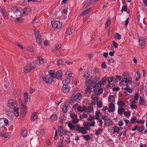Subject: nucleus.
Instances as JSON below:
<instances>
[{
    "label": "nucleus",
    "instance_id": "obj_49",
    "mask_svg": "<svg viewBox=\"0 0 147 147\" xmlns=\"http://www.w3.org/2000/svg\"><path fill=\"white\" fill-rule=\"evenodd\" d=\"M60 121L61 123H63L65 122V116L64 115H61L60 117Z\"/></svg>",
    "mask_w": 147,
    "mask_h": 147
},
{
    "label": "nucleus",
    "instance_id": "obj_43",
    "mask_svg": "<svg viewBox=\"0 0 147 147\" xmlns=\"http://www.w3.org/2000/svg\"><path fill=\"white\" fill-rule=\"evenodd\" d=\"M82 137H83L84 140L86 141H88L90 138V136L89 134H87L86 135H82Z\"/></svg>",
    "mask_w": 147,
    "mask_h": 147
},
{
    "label": "nucleus",
    "instance_id": "obj_30",
    "mask_svg": "<svg viewBox=\"0 0 147 147\" xmlns=\"http://www.w3.org/2000/svg\"><path fill=\"white\" fill-rule=\"evenodd\" d=\"M139 104L140 106L144 105L146 104V101L144 100L143 98L141 96L140 97Z\"/></svg>",
    "mask_w": 147,
    "mask_h": 147
},
{
    "label": "nucleus",
    "instance_id": "obj_26",
    "mask_svg": "<svg viewBox=\"0 0 147 147\" xmlns=\"http://www.w3.org/2000/svg\"><path fill=\"white\" fill-rule=\"evenodd\" d=\"M108 100L110 103H113L115 101V96L110 94L108 98Z\"/></svg>",
    "mask_w": 147,
    "mask_h": 147
},
{
    "label": "nucleus",
    "instance_id": "obj_56",
    "mask_svg": "<svg viewBox=\"0 0 147 147\" xmlns=\"http://www.w3.org/2000/svg\"><path fill=\"white\" fill-rule=\"evenodd\" d=\"M137 119V118L136 117H133L131 118L130 119L131 123L132 124L134 123V122L136 121Z\"/></svg>",
    "mask_w": 147,
    "mask_h": 147
},
{
    "label": "nucleus",
    "instance_id": "obj_25",
    "mask_svg": "<svg viewBox=\"0 0 147 147\" xmlns=\"http://www.w3.org/2000/svg\"><path fill=\"white\" fill-rule=\"evenodd\" d=\"M104 121V124L106 126H110L113 123L112 121L108 118L105 119Z\"/></svg>",
    "mask_w": 147,
    "mask_h": 147
},
{
    "label": "nucleus",
    "instance_id": "obj_55",
    "mask_svg": "<svg viewBox=\"0 0 147 147\" xmlns=\"http://www.w3.org/2000/svg\"><path fill=\"white\" fill-rule=\"evenodd\" d=\"M136 122L137 123H144L145 122V121L143 119H138L136 120Z\"/></svg>",
    "mask_w": 147,
    "mask_h": 147
},
{
    "label": "nucleus",
    "instance_id": "obj_51",
    "mask_svg": "<svg viewBox=\"0 0 147 147\" xmlns=\"http://www.w3.org/2000/svg\"><path fill=\"white\" fill-rule=\"evenodd\" d=\"M114 38L115 39L119 40L121 38V35L118 33H117L114 36Z\"/></svg>",
    "mask_w": 147,
    "mask_h": 147
},
{
    "label": "nucleus",
    "instance_id": "obj_44",
    "mask_svg": "<svg viewBox=\"0 0 147 147\" xmlns=\"http://www.w3.org/2000/svg\"><path fill=\"white\" fill-rule=\"evenodd\" d=\"M71 80L69 78H67L64 81H63V85H67L70 83Z\"/></svg>",
    "mask_w": 147,
    "mask_h": 147
},
{
    "label": "nucleus",
    "instance_id": "obj_38",
    "mask_svg": "<svg viewBox=\"0 0 147 147\" xmlns=\"http://www.w3.org/2000/svg\"><path fill=\"white\" fill-rule=\"evenodd\" d=\"M13 110V114L16 116H18L19 115V113L18 111L19 110L17 108L13 109H12Z\"/></svg>",
    "mask_w": 147,
    "mask_h": 147
},
{
    "label": "nucleus",
    "instance_id": "obj_11",
    "mask_svg": "<svg viewBox=\"0 0 147 147\" xmlns=\"http://www.w3.org/2000/svg\"><path fill=\"white\" fill-rule=\"evenodd\" d=\"M76 129V131L80 133H81L82 134H85L87 133V131L84 127H80L79 125H78Z\"/></svg>",
    "mask_w": 147,
    "mask_h": 147
},
{
    "label": "nucleus",
    "instance_id": "obj_37",
    "mask_svg": "<svg viewBox=\"0 0 147 147\" xmlns=\"http://www.w3.org/2000/svg\"><path fill=\"white\" fill-rule=\"evenodd\" d=\"M69 105H65L63 106L62 108V111L64 113H66L69 110Z\"/></svg>",
    "mask_w": 147,
    "mask_h": 147
},
{
    "label": "nucleus",
    "instance_id": "obj_60",
    "mask_svg": "<svg viewBox=\"0 0 147 147\" xmlns=\"http://www.w3.org/2000/svg\"><path fill=\"white\" fill-rule=\"evenodd\" d=\"M124 115L127 117H129L130 115V113L129 111H125L124 113Z\"/></svg>",
    "mask_w": 147,
    "mask_h": 147
},
{
    "label": "nucleus",
    "instance_id": "obj_31",
    "mask_svg": "<svg viewBox=\"0 0 147 147\" xmlns=\"http://www.w3.org/2000/svg\"><path fill=\"white\" fill-rule=\"evenodd\" d=\"M101 85L99 82L97 83L94 87L93 91L96 92L98 90V89L100 88Z\"/></svg>",
    "mask_w": 147,
    "mask_h": 147
},
{
    "label": "nucleus",
    "instance_id": "obj_33",
    "mask_svg": "<svg viewBox=\"0 0 147 147\" xmlns=\"http://www.w3.org/2000/svg\"><path fill=\"white\" fill-rule=\"evenodd\" d=\"M58 130L59 136H62L63 135V127L61 126H59L58 128Z\"/></svg>",
    "mask_w": 147,
    "mask_h": 147
},
{
    "label": "nucleus",
    "instance_id": "obj_41",
    "mask_svg": "<svg viewBox=\"0 0 147 147\" xmlns=\"http://www.w3.org/2000/svg\"><path fill=\"white\" fill-rule=\"evenodd\" d=\"M96 104L97 107L99 108H101L102 107V102L100 100L98 101Z\"/></svg>",
    "mask_w": 147,
    "mask_h": 147
},
{
    "label": "nucleus",
    "instance_id": "obj_28",
    "mask_svg": "<svg viewBox=\"0 0 147 147\" xmlns=\"http://www.w3.org/2000/svg\"><path fill=\"white\" fill-rule=\"evenodd\" d=\"M28 132L26 129L24 127L22 129L21 135L23 137H26L27 135Z\"/></svg>",
    "mask_w": 147,
    "mask_h": 147
},
{
    "label": "nucleus",
    "instance_id": "obj_17",
    "mask_svg": "<svg viewBox=\"0 0 147 147\" xmlns=\"http://www.w3.org/2000/svg\"><path fill=\"white\" fill-rule=\"evenodd\" d=\"M45 62V59L41 57H38L37 60L35 61V63L36 65H39L43 64Z\"/></svg>",
    "mask_w": 147,
    "mask_h": 147
},
{
    "label": "nucleus",
    "instance_id": "obj_21",
    "mask_svg": "<svg viewBox=\"0 0 147 147\" xmlns=\"http://www.w3.org/2000/svg\"><path fill=\"white\" fill-rule=\"evenodd\" d=\"M85 112L88 113H92L93 111V105H90L87 107L85 106Z\"/></svg>",
    "mask_w": 147,
    "mask_h": 147
},
{
    "label": "nucleus",
    "instance_id": "obj_40",
    "mask_svg": "<svg viewBox=\"0 0 147 147\" xmlns=\"http://www.w3.org/2000/svg\"><path fill=\"white\" fill-rule=\"evenodd\" d=\"M102 131V129L99 128L97 130H96L95 134L96 135H99L101 134Z\"/></svg>",
    "mask_w": 147,
    "mask_h": 147
},
{
    "label": "nucleus",
    "instance_id": "obj_27",
    "mask_svg": "<svg viewBox=\"0 0 147 147\" xmlns=\"http://www.w3.org/2000/svg\"><path fill=\"white\" fill-rule=\"evenodd\" d=\"M117 105L121 107H125V103L124 101L121 100H118L117 102Z\"/></svg>",
    "mask_w": 147,
    "mask_h": 147
},
{
    "label": "nucleus",
    "instance_id": "obj_61",
    "mask_svg": "<svg viewBox=\"0 0 147 147\" xmlns=\"http://www.w3.org/2000/svg\"><path fill=\"white\" fill-rule=\"evenodd\" d=\"M108 3L107 2H105L103 3V5L102 7V9L105 10L107 6L108 5Z\"/></svg>",
    "mask_w": 147,
    "mask_h": 147
},
{
    "label": "nucleus",
    "instance_id": "obj_36",
    "mask_svg": "<svg viewBox=\"0 0 147 147\" xmlns=\"http://www.w3.org/2000/svg\"><path fill=\"white\" fill-rule=\"evenodd\" d=\"M28 93L27 92L24 93V101L25 102L27 103L28 99Z\"/></svg>",
    "mask_w": 147,
    "mask_h": 147
},
{
    "label": "nucleus",
    "instance_id": "obj_2",
    "mask_svg": "<svg viewBox=\"0 0 147 147\" xmlns=\"http://www.w3.org/2000/svg\"><path fill=\"white\" fill-rule=\"evenodd\" d=\"M53 70H50L49 71V74L45 75L43 77V80L46 83H50L53 81L54 78Z\"/></svg>",
    "mask_w": 147,
    "mask_h": 147
},
{
    "label": "nucleus",
    "instance_id": "obj_20",
    "mask_svg": "<svg viewBox=\"0 0 147 147\" xmlns=\"http://www.w3.org/2000/svg\"><path fill=\"white\" fill-rule=\"evenodd\" d=\"M70 86L67 85H63L62 90L63 92L65 93H68L70 90Z\"/></svg>",
    "mask_w": 147,
    "mask_h": 147
},
{
    "label": "nucleus",
    "instance_id": "obj_16",
    "mask_svg": "<svg viewBox=\"0 0 147 147\" xmlns=\"http://www.w3.org/2000/svg\"><path fill=\"white\" fill-rule=\"evenodd\" d=\"M139 46L142 49L145 47V40L144 39H139Z\"/></svg>",
    "mask_w": 147,
    "mask_h": 147
},
{
    "label": "nucleus",
    "instance_id": "obj_64",
    "mask_svg": "<svg viewBox=\"0 0 147 147\" xmlns=\"http://www.w3.org/2000/svg\"><path fill=\"white\" fill-rule=\"evenodd\" d=\"M124 89L125 90L129 93H131L132 92V89L129 88L125 87Z\"/></svg>",
    "mask_w": 147,
    "mask_h": 147
},
{
    "label": "nucleus",
    "instance_id": "obj_7",
    "mask_svg": "<svg viewBox=\"0 0 147 147\" xmlns=\"http://www.w3.org/2000/svg\"><path fill=\"white\" fill-rule=\"evenodd\" d=\"M7 106L9 109H13L16 108L17 104L14 101L10 100L8 102Z\"/></svg>",
    "mask_w": 147,
    "mask_h": 147
},
{
    "label": "nucleus",
    "instance_id": "obj_57",
    "mask_svg": "<svg viewBox=\"0 0 147 147\" xmlns=\"http://www.w3.org/2000/svg\"><path fill=\"white\" fill-rule=\"evenodd\" d=\"M10 133L9 132L5 133L3 134V136L5 138H8L10 137Z\"/></svg>",
    "mask_w": 147,
    "mask_h": 147
},
{
    "label": "nucleus",
    "instance_id": "obj_14",
    "mask_svg": "<svg viewBox=\"0 0 147 147\" xmlns=\"http://www.w3.org/2000/svg\"><path fill=\"white\" fill-rule=\"evenodd\" d=\"M73 107L79 112L85 111V106H79L77 104H75L74 105Z\"/></svg>",
    "mask_w": 147,
    "mask_h": 147
},
{
    "label": "nucleus",
    "instance_id": "obj_3",
    "mask_svg": "<svg viewBox=\"0 0 147 147\" xmlns=\"http://www.w3.org/2000/svg\"><path fill=\"white\" fill-rule=\"evenodd\" d=\"M95 122L94 121L91 122H84L83 123V126L85 129L87 130H89L91 126H94Z\"/></svg>",
    "mask_w": 147,
    "mask_h": 147
},
{
    "label": "nucleus",
    "instance_id": "obj_39",
    "mask_svg": "<svg viewBox=\"0 0 147 147\" xmlns=\"http://www.w3.org/2000/svg\"><path fill=\"white\" fill-rule=\"evenodd\" d=\"M101 114V113L99 111H97L96 112L95 118V119L98 120L100 119V116Z\"/></svg>",
    "mask_w": 147,
    "mask_h": 147
},
{
    "label": "nucleus",
    "instance_id": "obj_50",
    "mask_svg": "<svg viewBox=\"0 0 147 147\" xmlns=\"http://www.w3.org/2000/svg\"><path fill=\"white\" fill-rule=\"evenodd\" d=\"M63 61L61 59H59L57 61V65L58 66H59L63 64Z\"/></svg>",
    "mask_w": 147,
    "mask_h": 147
},
{
    "label": "nucleus",
    "instance_id": "obj_54",
    "mask_svg": "<svg viewBox=\"0 0 147 147\" xmlns=\"http://www.w3.org/2000/svg\"><path fill=\"white\" fill-rule=\"evenodd\" d=\"M135 76L136 77V80L138 81L139 80V78L140 77V73L138 71L136 72V74H135Z\"/></svg>",
    "mask_w": 147,
    "mask_h": 147
},
{
    "label": "nucleus",
    "instance_id": "obj_47",
    "mask_svg": "<svg viewBox=\"0 0 147 147\" xmlns=\"http://www.w3.org/2000/svg\"><path fill=\"white\" fill-rule=\"evenodd\" d=\"M107 78L105 77L102 78L100 82H99L101 84V85L105 84V83L106 81L107 80Z\"/></svg>",
    "mask_w": 147,
    "mask_h": 147
},
{
    "label": "nucleus",
    "instance_id": "obj_4",
    "mask_svg": "<svg viewBox=\"0 0 147 147\" xmlns=\"http://www.w3.org/2000/svg\"><path fill=\"white\" fill-rule=\"evenodd\" d=\"M82 98V95L80 93H78L75 94H72L70 97L71 100H76L79 101Z\"/></svg>",
    "mask_w": 147,
    "mask_h": 147
},
{
    "label": "nucleus",
    "instance_id": "obj_58",
    "mask_svg": "<svg viewBox=\"0 0 147 147\" xmlns=\"http://www.w3.org/2000/svg\"><path fill=\"white\" fill-rule=\"evenodd\" d=\"M66 75L68 76L69 77H72L73 76V75L71 74L70 71H67L66 73Z\"/></svg>",
    "mask_w": 147,
    "mask_h": 147
},
{
    "label": "nucleus",
    "instance_id": "obj_15",
    "mask_svg": "<svg viewBox=\"0 0 147 147\" xmlns=\"http://www.w3.org/2000/svg\"><path fill=\"white\" fill-rule=\"evenodd\" d=\"M75 124L73 123L71 121H69L67 123V125L69 128L72 130H77L76 128L78 125H75Z\"/></svg>",
    "mask_w": 147,
    "mask_h": 147
},
{
    "label": "nucleus",
    "instance_id": "obj_46",
    "mask_svg": "<svg viewBox=\"0 0 147 147\" xmlns=\"http://www.w3.org/2000/svg\"><path fill=\"white\" fill-rule=\"evenodd\" d=\"M57 118V117L55 114L52 115L50 117V119L52 121L56 120Z\"/></svg>",
    "mask_w": 147,
    "mask_h": 147
},
{
    "label": "nucleus",
    "instance_id": "obj_10",
    "mask_svg": "<svg viewBox=\"0 0 147 147\" xmlns=\"http://www.w3.org/2000/svg\"><path fill=\"white\" fill-rule=\"evenodd\" d=\"M51 24L53 27L57 29L60 28L62 26L61 23L58 21H52Z\"/></svg>",
    "mask_w": 147,
    "mask_h": 147
},
{
    "label": "nucleus",
    "instance_id": "obj_24",
    "mask_svg": "<svg viewBox=\"0 0 147 147\" xmlns=\"http://www.w3.org/2000/svg\"><path fill=\"white\" fill-rule=\"evenodd\" d=\"M93 94H92L91 96L92 98V105H95L97 102L98 99V98L97 96H94Z\"/></svg>",
    "mask_w": 147,
    "mask_h": 147
},
{
    "label": "nucleus",
    "instance_id": "obj_5",
    "mask_svg": "<svg viewBox=\"0 0 147 147\" xmlns=\"http://www.w3.org/2000/svg\"><path fill=\"white\" fill-rule=\"evenodd\" d=\"M34 34L36 41L38 43L41 44L42 43L41 36L39 31L35 30L34 31Z\"/></svg>",
    "mask_w": 147,
    "mask_h": 147
},
{
    "label": "nucleus",
    "instance_id": "obj_18",
    "mask_svg": "<svg viewBox=\"0 0 147 147\" xmlns=\"http://www.w3.org/2000/svg\"><path fill=\"white\" fill-rule=\"evenodd\" d=\"M31 11L30 9L29 8H26L22 10L21 11V15L25 16L27 15Z\"/></svg>",
    "mask_w": 147,
    "mask_h": 147
},
{
    "label": "nucleus",
    "instance_id": "obj_1",
    "mask_svg": "<svg viewBox=\"0 0 147 147\" xmlns=\"http://www.w3.org/2000/svg\"><path fill=\"white\" fill-rule=\"evenodd\" d=\"M8 12L9 15L14 19L16 22H18L20 20L21 12L16 6L10 7L8 9Z\"/></svg>",
    "mask_w": 147,
    "mask_h": 147
},
{
    "label": "nucleus",
    "instance_id": "obj_52",
    "mask_svg": "<svg viewBox=\"0 0 147 147\" xmlns=\"http://www.w3.org/2000/svg\"><path fill=\"white\" fill-rule=\"evenodd\" d=\"M111 22V20L110 18L107 19L106 20V25L105 27L107 28L110 25Z\"/></svg>",
    "mask_w": 147,
    "mask_h": 147
},
{
    "label": "nucleus",
    "instance_id": "obj_48",
    "mask_svg": "<svg viewBox=\"0 0 147 147\" xmlns=\"http://www.w3.org/2000/svg\"><path fill=\"white\" fill-rule=\"evenodd\" d=\"M67 11L66 9H63L62 11V15L64 16L63 19H65L66 18L67 16Z\"/></svg>",
    "mask_w": 147,
    "mask_h": 147
},
{
    "label": "nucleus",
    "instance_id": "obj_8",
    "mask_svg": "<svg viewBox=\"0 0 147 147\" xmlns=\"http://www.w3.org/2000/svg\"><path fill=\"white\" fill-rule=\"evenodd\" d=\"M132 82L131 81L128 79L123 78L122 80L120 82V85L122 87L127 86L128 84H131Z\"/></svg>",
    "mask_w": 147,
    "mask_h": 147
},
{
    "label": "nucleus",
    "instance_id": "obj_62",
    "mask_svg": "<svg viewBox=\"0 0 147 147\" xmlns=\"http://www.w3.org/2000/svg\"><path fill=\"white\" fill-rule=\"evenodd\" d=\"M45 132L44 129L43 128L41 129L40 130V136H42L45 135Z\"/></svg>",
    "mask_w": 147,
    "mask_h": 147
},
{
    "label": "nucleus",
    "instance_id": "obj_59",
    "mask_svg": "<svg viewBox=\"0 0 147 147\" xmlns=\"http://www.w3.org/2000/svg\"><path fill=\"white\" fill-rule=\"evenodd\" d=\"M145 129V127L144 126H142L138 128V131L141 132L144 130Z\"/></svg>",
    "mask_w": 147,
    "mask_h": 147
},
{
    "label": "nucleus",
    "instance_id": "obj_23",
    "mask_svg": "<svg viewBox=\"0 0 147 147\" xmlns=\"http://www.w3.org/2000/svg\"><path fill=\"white\" fill-rule=\"evenodd\" d=\"M38 113L36 112L33 113L31 117V120L32 122H34L38 118Z\"/></svg>",
    "mask_w": 147,
    "mask_h": 147
},
{
    "label": "nucleus",
    "instance_id": "obj_29",
    "mask_svg": "<svg viewBox=\"0 0 147 147\" xmlns=\"http://www.w3.org/2000/svg\"><path fill=\"white\" fill-rule=\"evenodd\" d=\"M6 114L9 117L12 116L13 114V110L7 108L6 110Z\"/></svg>",
    "mask_w": 147,
    "mask_h": 147
},
{
    "label": "nucleus",
    "instance_id": "obj_6",
    "mask_svg": "<svg viewBox=\"0 0 147 147\" xmlns=\"http://www.w3.org/2000/svg\"><path fill=\"white\" fill-rule=\"evenodd\" d=\"M69 116L72 119V123L74 124H77L79 121V119L78 118L77 115L74 113H71Z\"/></svg>",
    "mask_w": 147,
    "mask_h": 147
},
{
    "label": "nucleus",
    "instance_id": "obj_34",
    "mask_svg": "<svg viewBox=\"0 0 147 147\" xmlns=\"http://www.w3.org/2000/svg\"><path fill=\"white\" fill-rule=\"evenodd\" d=\"M92 87L90 86H88L85 90V93H91L93 90H92Z\"/></svg>",
    "mask_w": 147,
    "mask_h": 147
},
{
    "label": "nucleus",
    "instance_id": "obj_42",
    "mask_svg": "<svg viewBox=\"0 0 147 147\" xmlns=\"http://www.w3.org/2000/svg\"><path fill=\"white\" fill-rule=\"evenodd\" d=\"M113 133H118L119 131V127L116 125H115L114 127H113Z\"/></svg>",
    "mask_w": 147,
    "mask_h": 147
},
{
    "label": "nucleus",
    "instance_id": "obj_12",
    "mask_svg": "<svg viewBox=\"0 0 147 147\" xmlns=\"http://www.w3.org/2000/svg\"><path fill=\"white\" fill-rule=\"evenodd\" d=\"M35 66H32V64H28L25 66L24 68V71L25 73L29 72Z\"/></svg>",
    "mask_w": 147,
    "mask_h": 147
},
{
    "label": "nucleus",
    "instance_id": "obj_63",
    "mask_svg": "<svg viewBox=\"0 0 147 147\" xmlns=\"http://www.w3.org/2000/svg\"><path fill=\"white\" fill-rule=\"evenodd\" d=\"M130 107L132 109H136L137 108V106L133 104H131Z\"/></svg>",
    "mask_w": 147,
    "mask_h": 147
},
{
    "label": "nucleus",
    "instance_id": "obj_32",
    "mask_svg": "<svg viewBox=\"0 0 147 147\" xmlns=\"http://www.w3.org/2000/svg\"><path fill=\"white\" fill-rule=\"evenodd\" d=\"M125 109L123 108H119L118 109V113L120 115L124 114L125 112Z\"/></svg>",
    "mask_w": 147,
    "mask_h": 147
},
{
    "label": "nucleus",
    "instance_id": "obj_53",
    "mask_svg": "<svg viewBox=\"0 0 147 147\" xmlns=\"http://www.w3.org/2000/svg\"><path fill=\"white\" fill-rule=\"evenodd\" d=\"M87 117V115L85 113H83L82 114L80 115V118L81 119L84 118H86Z\"/></svg>",
    "mask_w": 147,
    "mask_h": 147
},
{
    "label": "nucleus",
    "instance_id": "obj_45",
    "mask_svg": "<svg viewBox=\"0 0 147 147\" xmlns=\"http://www.w3.org/2000/svg\"><path fill=\"white\" fill-rule=\"evenodd\" d=\"M121 78V76H116L115 78L114 82H117L119 81L120 80Z\"/></svg>",
    "mask_w": 147,
    "mask_h": 147
},
{
    "label": "nucleus",
    "instance_id": "obj_19",
    "mask_svg": "<svg viewBox=\"0 0 147 147\" xmlns=\"http://www.w3.org/2000/svg\"><path fill=\"white\" fill-rule=\"evenodd\" d=\"M109 109L108 111L109 112H113L115 110V105L113 103H109Z\"/></svg>",
    "mask_w": 147,
    "mask_h": 147
},
{
    "label": "nucleus",
    "instance_id": "obj_9",
    "mask_svg": "<svg viewBox=\"0 0 147 147\" xmlns=\"http://www.w3.org/2000/svg\"><path fill=\"white\" fill-rule=\"evenodd\" d=\"M9 123L8 120L5 118L0 119V128L7 125Z\"/></svg>",
    "mask_w": 147,
    "mask_h": 147
},
{
    "label": "nucleus",
    "instance_id": "obj_35",
    "mask_svg": "<svg viewBox=\"0 0 147 147\" xmlns=\"http://www.w3.org/2000/svg\"><path fill=\"white\" fill-rule=\"evenodd\" d=\"M92 9L91 8H89L87 9L85 11H83L81 13V16H84L88 13Z\"/></svg>",
    "mask_w": 147,
    "mask_h": 147
},
{
    "label": "nucleus",
    "instance_id": "obj_13",
    "mask_svg": "<svg viewBox=\"0 0 147 147\" xmlns=\"http://www.w3.org/2000/svg\"><path fill=\"white\" fill-rule=\"evenodd\" d=\"M53 73H54L53 75L54 78H56L57 79H61L62 77V71L61 70H58L57 72L53 70Z\"/></svg>",
    "mask_w": 147,
    "mask_h": 147
},
{
    "label": "nucleus",
    "instance_id": "obj_22",
    "mask_svg": "<svg viewBox=\"0 0 147 147\" xmlns=\"http://www.w3.org/2000/svg\"><path fill=\"white\" fill-rule=\"evenodd\" d=\"M0 12L3 16V18L5 19L7 18L8 16L5 10L1 7H0Z\"/></svg>",
    "mask_w": 147,
    "mask_h": 147
}]
</instances>
